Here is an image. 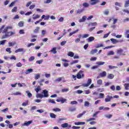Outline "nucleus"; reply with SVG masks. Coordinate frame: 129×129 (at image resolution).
<instances>
[{"label": "nucleus", "instance_id": "nucleus-1", "mask_svg": "<svg viewBox=\"0 0 129 129\" xmlns=\"http://www.w3.org/2000/svg\"><path fill=\"white\" fill-rule=\"evenodd\" d=\"M13 29V27L12 26H7L4 28L3 30V34H5L2 37V39H6V38H9L11 37V36H13V35L15 34V33L13 32V31L8 32L9 29Z\"/></svg>", "mask_w": 129, "mask_h": 129}, {"label": "nucleus", "instance_id": "nucleus-2", "mask_svg": "<svg viewBox=\"0 0 129 129\" xmlns=\"http://www.w3.org/2000/svg\"><path fill=\"white\" fill-rule=\"evenodd\" d=\"M84 71H80L79 73L77 74V78L78 79H81V78H83L84 77Z\"/></svg>", "mask_w": 129, "mask_h": 129}, {"label": "nucleus", "instance_id": "nucleus-3", "mask_svg": "<svg viewBox=\"0 0 129 129\" xmlns=\"http://www.w3.org/2000/svg\"><path fill=\"white\" fill-rule=\"evenodd\" d=\"M91 82H92V80L91 79H88L87 83L83 84L84 87H88L90 84H91Z\"/></svg>", "mask_w": 129, "mask_h": 129}, {"label": "nucleus", "instance_id": "nucleus-4", "mask_svg": "<svg viewBox=\"0 0 129 129\" xmlns=\"http://www.w3.org/2000/svg\"><path fill=\"white\" fill-rule=\"evenodd\" d=\"M33 122V121H25L24 123L22 124V126H29L31 123Z\"/></svg>", "mask_w": 129, "mask_h": 129}, {"label": "nucleus", "instance_id": "nucleus-5", "mask_svg": "<svg viewBox=\"0 0 129 129\" xmlns=\"http://www.w3.org/2000/svg\"><path fill=\"white\" fill-rule=\"evenodd\" d=\"M42 94L43 97H48L49 94L48 91L47 90H44L42 91Z\"/></svg>", "mask_w": 129, "mask_h": 129}, {"label": "nucleus", "instance_id": "nucleus-6", "mask_svg": "<svg viewBox=\"0 0 129 129\" xmlns=\"http://www.w3.org/2000/svg\"><path fill=\"white\" fill-rule=\"evenodd\" d=\"M111 99H112V96L107 95L106 96V98L105 99V102H109V101H110V100H111Z\"/></svg>", "mask_w": 129, "mask_h": 129}, {"label": "nucleus", "instance_id": "nucleus-7", "mask_svg": "<svg viewBox=\"0 0 129 129\" xmlns=\"http://www.w3.org/2000/svg\"><path fill=\"white\" fill-rule=\"evenodd\" d=\"M61 127H63V128L69 127V128H70V127H71V125H69L68 123H64L61 124Z\"/></svg>", "mask_w": 129, "mask_h": 129}, {"label": "nucleus", "instance_id": "nucleus-8", "mask_svg": "<svg viewBox=\"0 0 129 129\" xmlns=\"http://www.w3.org/2000/svg\"><path fill=\"white\" fill-rule=\"evenodd\" d=\"M91 6H94L96 5L98 3H99V0H90Z\"/></svg>", "mask_w": 129, "mask_h": 129}, {"label": "nucleus", "instance_id": "nucleus-9", "mask_svg": "<svg viewBox=\"0 0 129 129\" xmlns=\"http://www.w3.org/2000/svg\"><path fill=\"white\" fill-rule=\"evenodd\" d=\"M49 52L52 53V54H56L57 53V47L52 48Z\"/></svg>", "mask_w": 129, "mask_h": 129}, {"label": "nucleus", "instance_id": "nucleus-10", "mask_svg": "<svg viewBox=\"0 0 129 129\" xmlns=\"http://www.w3.org/2000/svg\"><path fill=\"white\" fill-rule=\"evenodd\" d=\"M86 113V111H84L82 113H80L77 116V118H80V117H82V116H83V115H84V114Z\"/></svg>", "mask_w": 129, "mask_h": 129}, {"label": "nucleus", "instance_id": "nucleus-11", "mask_svg": "<svg viewBox=\"0 0 129 129\" xmlns=\"http://www.w3.org/2000/svg\"><path fill=\"white\" fill-rule=\"evenodd\" d=\"M41 19H44V20H49V19H50V16L47 15V16H46L45 15H43L41 17Z\"/></svg>", "mask_w": 129, "mask_h": 129}, {"label": "nucleus", "instance_id": "nucleus-12", "mask_svg": "<svg viewBox=\"0 0 129 129\" xmlns=\"http://www.w3.org/2000/svg\"><path fill=\"white\" fill-rule=\"evenodd\" d=\"M86 18L87 17H86V16H83L82 19H80L79 20L80 23H83L85 22V21H86Z\"/></svg>", "mask_w": 129, "mask_h": 129}, {"label": "nucleus", "instance_id": "nucleus-13", "mask_svg": "<svg viewBox=\"0 0 129 129\" xmlns=\"http://www.w3.org/2000/svg\"><path fill=\"white\" fill-rule=\"evenodd\" d=\"M100 77H105L106 76V72L103 71L99 74Z\"/></svg>", "mask_w": 129, "mask_h": 129}, {"label": "nucleus", "instance_id": "nucleus-14", "mask_svg": "<svg viewBox=\"0 0 129 129\" xmlns=\"http://www.w3.org/2000/svg\"><path fill=\"white\" fill-rule=\"evenodd\" d=\"M78 32H79V29H77L76 30H75L72 32H71L69 34V37H71V36H72V35H74V34H76V33H78Z\"/></svg>", "mask_w": 129, "mask_h": 129}, {"label": "nucleus", "instance_id": "nucleus-15", "mask_svg": "<svg viewBox=\"0 0 129 129\" xmlns=\"http://www.w3.org/2000/svg\"><path fill=\"white\" fill-rule=\"evenodd\" d=\"M108 79H113L114 78V75L112 74H110L107 76Z\"/></svg>", "mask_w": 129, "mask_h": 129}, {"label": "nucleus", "instance_id": "nucleus-16", "mask_svg": "<svg viewBox=\"0 0 129 129\" xmlns=\"http://www.w3.org/2000/svg\"><path fill=\"white\" fill-rule=\"evenodd\" d=\"M38 83L39 84V85L40 86H43V85H44V84H43V82H45V80L44 79H41L40 81H39Z\"/></svg>", "mask_w": 129, "mask_h": 129}, {"label": "nucleus", "instance_id": "nucleus-17", "mask_svg": "<svg viewBox=\"0 0 129 129\" xmlns=\"http://www.w3.org/2000/svg\"><path fill=\"white\" fill-rule=\"evenodd\" d=\"M24 21H20L19 23H18V26L19 27H20V28H22L23 27H24Z\"/></svg>", "mask_w": 129, "mask_h": 129}, {"label": "nucleus", "instance_id": "nucleus-18", "mask_svg": "<svg viewBox=\"0 0 129 129\" xmlns=\"http://www.w3.org/2000/svg\"><path fill=\"white\" fill-rule=\"evenodd\" d=\"M32 72H33V69H29L26 70L25 74H29L30 73H32Z\"/></svg>", "mask_w": 129, "mask_h": 129}, {"label": "nucleus", "instance_id": "nucleus-19", "mask_svg": "<svg viewBox=\"0 0 129 129\" xmlns=\"http://www.w3.org/2000/svg\"><path fill=\"white\" fill-rule=\"evenodd\" d=\"M95 38L93 36H91L88 38V42H92V41H94Z\"/></svg>", "mask_w": 129, "mask_h": 129}, {"label": "nucleus", "instance_id": "nucleus-20", "mask_svg": "<svg viewBox=\"0 0 129 129\" xmlns=\"http://www.w3.org/2000/svg\"><path fill=\"white\" fill-rule=\"evenodd\" d=\"M89 27L91 26L92 27L97 26V23L96 22H93V23H90L88 25Z\"/></svg>", "mask_w": 129, "mask_h": 129}, {"label": "nucleus", "instance_id": "nucleus-21", "mask_svg": "<svg viewBox=\"0 0 129 129\" xmlns=\"http://www.w3.org/2000/svg\"><path fill=\"white\" fill-rule=\"evenodd\" d=\"M35 16V15H33V17H32L33 20H37V19H39V18H40L41 17L39 15H36L35 16Z\"/></svg>", "mask_w": 129, "mask_h": 129}, {"label": "nucleus", "instance_id": "nucleus-22", "mask_svg": "<svg viewBox=\"0 0 129 129\" xmlns=\"http://www.w3.org/2000/svg\"><path fill=\"white\" fill-rule=\"evenodd\" d=\"M105 63V62L104 61H98L96 62V64L98 65V66H101V65H104Z\"/></svg>", "mask_w": 129, "mask_h": 129}, {"label": "nucleus", "instance_id": "nucleus-23", "mask_svg": "<svg viewBox=\"0 0 129 129\" xmlns=\"http://www.w3.org/2000/svg\"><path fill=\"white\" fill-rule=\"evenodd\" d=\"M110 41H112L113 44H116V43L118 42V41L116 40V39H115L114 38L110 39Z\"/></svg>", "mask_w": 129, "mask_h": 129}, {"label": "nucleus", "instance_id": "nucleus-24", "mask_svg": "<svg viewBox=\"0 0 129 129\" xmlns=\"http://www.w3.org/2000/svg\"><path fill=\"white\" fill-rule=\"evenodd\" d=\"M24 48H18L15 50V53H19V52H23Z\"/></svg>", "mask_w": 129, "mask_h": 129}, {"label": "nucleus", "instance_id": "nucleus-25", "mask_svg": "<svg viewBox=\"0 0 129 129\" xmlns=\"http://www.w3.org/2000/svg\"><path fill=\"white\" fill-rule=\"evenodd\" d=\"M36 98H44V97L43 96V94H37Z\"/></svg>", "mask_w": 129, "mask_h": 129}, {"label": "nucleus", "instance_id": "nucleus-26", "mask_svg": "<svg viewBox=\"0 0 129 129\" xmlns=\"http://www.w3.org/2000/svg\"><path fill=\"white\" fill-rule=\"evenodd\" d=\"M35 90L37 93L39 92V91H40L41 90V87L40 86H38L35 89Z\"/></svg>", "mask_w": 129, "mask_h": 129}, {"label": "nucleus", "instance_id": "nucleus-27", "mask_svg": "<svg viewBox=\"0 0 129 129\" xmlns=\"http://www.w3.org/2000/svg\"><path fill=\"white\" fill-rule=\"evenodd\" d=\"M90 53L92 55H93V54H95V53H97V49H92Z\"/></svg>", "mask_w": 129, "mask_h": 129}, {"label": "nucleus", "instance_id": "nucleus-28", "mask_svg": "<svg viewBox=\"0 0 129 129\" xmlns=\"http://www.w3.org/2000/svg\"><path fill=\"white\" fill-rule=\"evenodd\" d=\"M68 55L70 57H74V53H73V52L72 51L69 52V53H68Z\"/></svg>", "mask_w": 129, "mask_h": 129}, {"label": "nucleus", "instance_id": "nucleus-29", "mask_svg": "<svg viewBox=\"0 0 129 129\" xmlns=\"http://www.w3.org/2000/svg\"><path fill=\"white\" fill-rule=\"evenodd\" d=\"M53 111H55V112H60L61 111V109L59 108H53L52 109Z\"/></svg>", "mask_w": 129, "mask_h": 129}, {"label": "nucleus", "instance_id": "nucleus-30", "mask_svg": "<svg viewBox=\"0 0 129 129\" xmlns=\"http://www.w3.org/2000/svg\"><path fill=\"white\" fill-rule=\"evenodd\" d=\"M8 44H9V47H12V46H15V45H16V42H9Z\"/></svg>", "mask_w": 129, "mask_h": 129}, {"label": "nucleus", "instance_id": "nucleus-31", "mask_svg": "<svg viewBox=\"0 0 129 129\" xmlns=\"http://www.w3.org/2000/svg\"><path fill=\"white\" fill-rule=\"evenodd\" d=\"M6 26L5 25H3L2 27L0 28V34L1 33H2V34H4V29H5Z\"/></svg>", "mask_w": 129, "mask_h": 129}, {"label": "nucleus", "instance_id": "nucleus-32", "mask_svg": "<svg viewBox=\"0 0 129 129\" xmlns=\"http://www.w3.org/2000/svg\"><path fill=\"white\" fill-rule=\"evenodd\" d=\"M17 11H18V7H14L13 9L12 10V13H16Z\"/></svg>", "mask_w": 129, "mask_h": 129}, {"label": "nucleus", "instance_id": "nucleus-33", "mask_svg": "<svg viewBox=\"0 0 129 129\" xmlns=\"http://www.w3.org/2000/svg\"><path fill=\"white\" fill-rule=\"evenodd\" d=\"M127 7H129V0L126 1L124 4L125 8H127Z\"/></svg>", "mask_w": 129, "mask_h": 129}, {"label": "nucleus", "instance_id": "nucleus-34", "mask_svg": "<svg viewBox=\"0 0 129 129\" xmlns=\"http://www.w3.org/2000/svg\"><path fill=\"white\" fill-rule=\"evenodd\" d=\"M124 87H125V90H128L129 83L124 84Z\"/></svg>", "mask_w": 129, "mask_h": 129}, {"label": "nucleus", "instance_id": "nucleus-35", "mask_svg": "<svg viewBox=\"0 0 129 129\" xmlns=\"http://www.w3.org/2000/svg\"><path fill=\"white\" fill-rule=\"evenodd\" d=\"M50 116L51 117V118H56V114L53 113H50Z\"/></svg>", "mask_w": 129, "mask_h": 129}, {"label": "nucleus", "instance_id": "nucleus-36", "mask_svg": "<svg viewBox=\"0 0 129 129\" xmlns=\"http://www.w3.org/2000/svg\"><path fill=\"white\" fill-rule=\"evenodd\" d=\"M83 6H84V8H88V7H89V4L87 3H84L83 4Z\"/></svg>", "mask_w": 129, "mask_h": 129}, {"label": "nucleus", "instance_id": "nucleus-37", "mask_svg": "<svg viewBox=\"0 0 129 129\" xmlns=\"http://www.w3.org/2000/svg\"><path fill=\"white\" fill-rule=\"evenodd\" d=\"M122 52H123V50L122 49H118L117 51V54H119V55H121V53H122Z\"/></svg>", "mask_w": 129, "mask_h": 129}, {"label": "nucleus", "instance_id": "nucleus-38", "mask_svg": "<svg viewBox=\"0 0 129 129\" xmlns=\"http://www.w3.org/2000/svg\"><path fill=\"white\" fill-rule=\"evenodd\" d=\"M48 102L49 103H53V104H55V103H56V102H55L54 99H49L48 100Z\"/></svg>", "mask_w": 129, "mask_h": 129}, {"label": "nucleus", "instance_id": "nucleus-39", "mask_svg": "<svg viewBox=\"0 0 129 129\" xmlns=\"http://www.w3.org/2000/svg\"><path fill=\"white\" fill-rule=\"evenodd\" d=\"M35 60V56H32L29 58V62H32V61H34Z\"/></svg>", "mask_w": 129, "mask_h": 129}, {"label": "nucleus", "instance_id": "nucleus-40", "mask_svg": "<svg viewBox=\"0 0 129 129\" xmlns=\"http://www.w3.org/2000/svg\"><path fill=\"white\" fill-rule=\"evenodd\" d=\"M39 30H40V28L39 27H37L36 29L34 30V33H39Z\"/></svg>", "mask_w": 129, "mask_h": 129}, {"label": "nucleus", "instance_id": "nucleus-41", "mask_svg": "<svg viewBox=\"0 0 129 129\" xmlns=\"http://www.w3.org/2000/svg\"><path fill=\"white\" fill-rule=\"evenodd\" d=\"M97 84H98L99 85H101V84H102V80L101 79H99L97 81Z\"/></svg>", "mask_w": 129, "mask_h": 129}, {"label": "nucleus", "instance_id": "nucleus-42", "mask_svg": "<svg viewBox=\"0 0 129 129\" xmlns=\"http://www.w3.org/2000/svg\"><path fill=\"white\" fill-rule=\"evenodd\" d=\"M109 69H114L115 68H117V67L116 66H108Z\"/></svg>", "mask_w": 129, "mask_h": 129}, {"label": "nucleus", "instance_id": "nucleus-43", "mask_svg": "<svg viewBox=\"0 0 129 129\" xmlns=\"http://www.w3.org/2000/svg\"><path fill=\"white\" fill-rule=\"evenodd\" d=\"M6 42H7V40H3L0 41V45H5Z\"/></svg>", "mask_w": 129, "mask_h": 129}, {"label": "nucleus", "instance_id": "nucleus-44", "mask_svg": "<svg viewBox=\"0 0 129 129\" xmlns=\"http://www.w3.org/2000/svg\"><path fill=\"white\" fill-rule=\"evenodd\" d=\"M75 110H76V108H75V107H70L69 108L70 111L73 112V111H75Z\"/></svg>", "mask_w": 129, "mask_h": 129}, {"label": "nucleus", "instance_id": "nucleus-45", "mask_svg": "<svg viewBox=\"0 0 129 129\" xmlns=\"http://www.w3.org/2000/svg\"><path fill=\"white\" fill-rule=\"evenodd\" d=\"M40 74L35 75V80H38V79H39V78H40Z\"/></svg>", "mask_w": 129, "mask_h": 129}, {"label": "nucleus", "instance_id": "nucleus-46", "mask_svg": "<svg viewBox=\"0 0 129 129\" xmlns=\"http://www.w3.org/2000/svg\"><path fill=\"white\" fill-rule=\"evenodd\" d=\"M95 118L92 117V118H90L89 119H88L86 120V121H92V120H95Z\"/></svg>", "mask_w": 129, "mask_h": 129}, {"label": "nucleus", "instance_id": "nucleus-47", "mask_svg": "<svg viewBox=\"0 0 129 129\" xmlns=\"http://www.w3.org/2000/svg\"><path fill=\"white\" fill-rule=\"evenodd\" d=\"M107 55L108 56H110V55H114V52H113V51H110L108 53Z\"/></svg>", "mask_w": 129, "mask_h": 129}, {"label": "nucleus", "instance_id": "nucleus-48", "mask_svg": "<svg viewBox=\"0 0 129 129\" xmlns=\"http://www.w3.org/2000/svg\"><path fill=\"white\" fill-rule=\"evenodd\" d=\"M68 91H69V88L62 89L61 90V92H68Z\"/></svg>", "mask_w": 129, "mask_h": 129}, {"label": "nucleus", "instance_id": "nucleus-49", "mask_svg": "<svg viewBox=\"0 0 129 129\" xmlns=\"http://www.w3.org/2000/svg\"><path fill=\"white\" fill-rule=\"evenodd\" d=\"M26 92L27 93L28 97L31 98V97L32 96V93L29 92V91H26Z\"/></svg>", "mask_w": 129, "mask_h": 129}, {"label": "nucleus", "instance_id": "nucleus-50", "mask_svg": "<svg viewBox=\"0 0 129 129\" xmlns=\"http://www.w3.org/2000/svg\"><path fill=\"white\" fill-rule=\"evenodd\" d=\"M6 52H8L9 54H11L12 53V50H11V48H7L6 49Z\"/></svg>", "mask_w": 129, "mask_h": 129}, {"label": "nucleus", "instance_id": "nucleus-51", "mask_svg": "<svg viewBox=\"0 0 129 129\" xmlns=\"http://www.w3.org/2000/svg\"><path fill=\"white\" fill-rule=\"evenodd\" d=\"M66 101H67V99L61 98V103H64V102H66Z\"/></svg>", "mask_w": 129, "mask_h": 129}, {"label": "nucleus", "instance_id": "nucleus-52", "mask_svg": "<svg viewBox=\"0 0 129 129\" xmlns=\"http://www.w3.org/2000/svg\"><path fill=\"white\" fill-rule=\"evenodd\" d=\"M28 102H29V101H27L26 102H23L22 103V106H27V105H28Z\"/></svg>", "mask_w": 129, "mask_h": 129}, {"label": "nucleus", "instance_id": "nucleus-53", "mask_svg": "<svg viewBox=\"0 0 129 129\" xmlns=\"http://www.w3.org/2000/svg\"><path fill=\"white\" fill-rule=\"evenodd\" d=\"M15 4H16V2L15 1L11 3V4L9 5V8H12V7H14V6H15Z\"/></svg>", "mask_w": 129, "mask_h": 129}, {"label": "nucleus", "instance_id": "nucleus-54", "mask_svg": "<svg viewBox=\"0 0 129 129\" xmlns=\"http://www.w3.org/2000/svg\"><path fill=\"white\" fill-rule=\"evenodd\" d=\"M97 91H99V92H103V91H104V88H99L98 89Z\"/></svg>", "mask_w": 129, "mask_h": 129}, {"label": "nucleus", "instance_id": "nucleus-55", "mask_svg": "<svg viewBox=\"0 0 129 129\" xmlns=\"http://www.w3.org/2000/svg\"><path fill=\"white\" fill-rule=\"evenodd\" d=\"M109 34H110V32H109V33H107L106 34H104L103 36L104 39H105V38H107V37L109 36Z\"/></svg>", "mask_w": 129, "mask_h": 129}, {"label": "nucleus", "instance_id": "nucleus-56", "mask_svg": "<svg viewBox=\"0 0 129 129\" xmlns=\"http://www.w3.org/2000/svg\"><path fill=\"white\" fill-rule=\"evenodd\" d=\"M88 37H89V34H85L82 36V38H88Z\"/></svg>", "mask_w": 129, "mask_h": 129}, {"label": "nucleus", "instance_id": "nucleus-57", "mask_svg": "<svg viewBox=\"0 0 129 129\" xmlns=\"http://www.w3.org/2000/svg\"><path fill=\"white\" fill-rule=\"evenodd\" d=\"M110 90H112L113 91H114L115 90V86L114 85H112L110 87Z\"/></svg>", "mask_w": 129, "mask_h": 129}, {"label": "nucleus", "instance_id": "nucleus-58", "mask_svg": "<svg viewBox=\"0 0 129 129\" xmlns=\"http://www.w3.org/2000/svg\"><path fill=\"white\" fill-rule=\"evenodd\" d=\"M67 43V41H62L60 43V45H61V46H64Z\"/></svg>", "mask_w": 129, "mask_h": 129}, {"label": "nucleus", "instance_id": "nucleus-59", "mask_svg": "<svg viewBox=\"0 0 129 129\" xmlns=\"http://www.w3.org/2000/svg\"><path fill=\"white\" fill-rule=\"evenodd\" d=\"M42 63H43V59L36 61L37 64H42Z\"/></svg>", "mask_w": 129, "mask_h": 129}, {"label": "nucleus", "instance_id": "nucleus-60", "mask_svg": "<svg viewBox=\"0 0 129 129\" xmlns=\"http://www.w3.org/2000/svg\"><path fill=\"white\" fill-rule=\"evenodd\" d=\"M82 12H83V9L78 10L77 11V14H81V13H82Z\"/></svg>", "mask_w": 129, "mask_h": 129}, {"label": "nucleus", "instance_id": "nucleus-61", "mask_svg": "<svg viewBox=\"0 0 129 129\" xmlns=\"http://www.w3.org/2000/svg\"><path fill=\"white\" fill-rule=\"evenodd\" d=\"M23 64L21 62H18V63L16 64L17 67H22Z\"/></svg>", "mask_w": 129, "mask_h": 129}, {"label": "nucleus", "instance_id": "nucleus-62", "mask_svg": "<svg viewBox=\"0 0 129 129\" xmlns=\"http://www.w3.org/2000/svg\"><path fill=\"white\" fill-rule=\"evenodd\" d=\"M100 98H103L104 97V94L103 93H100L99 94Z\"/></svg>", "mask_w": 129, "mask_h": 129}, {"label": "nucleus", "instance_id": "nucleus-63", "mask_svg": "<svg viewBox=\"0 0 129 129\" xmlns=\"http://www.w3.org/2000/svg\"><path fill=\"white\" fill-rule=\"evenodd\" d=\"M100 47H103V44H97V46H96V48H100Z\"/></svg>", "mask_w": 129, "mask_h": 129}, {"label": "nucleus", "instance_id": "nucleus-64", "mask_svg": "<svg viewBox=\"0 0 129 129\" xmlns=\"http://www.w3.org/2000/svg\"><path fill=\"white\" fill-rule=\"evenodd\" d=\"M85 106H89V103L88 101H85V104H84Z\"/></svg>", "mask_w": 129, "mask_h": 129}]
</instances>
